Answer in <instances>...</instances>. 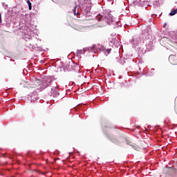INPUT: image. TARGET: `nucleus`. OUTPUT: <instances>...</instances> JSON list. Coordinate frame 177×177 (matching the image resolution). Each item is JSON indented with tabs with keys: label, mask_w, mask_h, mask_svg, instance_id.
I'll return each instance as SVG.
<instances>
[{
	"label": "nucleus",
	"mask_w": 177,
	"mask_h": 177,
	"mask_svg": "<svg viewBox=\"0 0 177 177\" xmlns=\"http://www.w3.org/2000/svg\"><path fill=\"white\" fill-rule=\"evenodd\" d=\"M104 17H105V19H109V18L107 17V15H105Z\"/></svg>",
	"instance_id": "nucleus-13"
},
{
	"label": "nucleus",
	"mask_w": 177,
	"mask_h": 177,
	"mask_svg": "<svg viewBox=\"0 0 177 177\" xmlns=\"http://www.w3.org/2000/svg\"><path fill=\"white\" fill-rule=\"evenodd\" d=\"M36 83L38 84L39 85H40V86H41V85H42V82L39 80H37Z\"/></svg>",
	"instance_id": "nucleus-9"
},
{
	"label": "nucleus",
	"mask_w": 177,
	"mask_h": 177,
	"mask_svg": "<svg viewBox=\"0 0 177 177\" xmlns=\"http://www.w3.org/2000/svg\"><path fill=\"white\" fill-rule=\"evenodd\" d=\"M73 28H75V30H77V31H84V26H82V24L79 21H76L74 24H73Z\"/></svg>",
	"instance_id": "nucleus-2"
},
{
	"label": "nucleus",
	"mask_w": 177,
	"mask_h": 177,
	"mask_svg": "<svg viewBox=\"0 0 177 177\" xmlns=\"http://www.w3.org/2000/svg\"><path fill=\"white\" fill-rule=\"evenodd\" d=\"M33 172H38V170H33Z\"/></svg>",
	"instance_id": "nucleus-12"
},
{
	"label": "nucleus",
	"mask_w": 177,
	"mask_h": 177,
	"mask_svg": "<svg viewBox=\"0 0 177 177\" xmlns=\"http://www.w3.org/2000/svg\"><path fill=\"white\" fill-rule=\"evenodd\" d=\"M107 55L111 52V49H106Z\"/></svg>",
	"instance_id": "nucleus-11"
},
{
	"label": "nucleus",
	"mask_w": 177,
	"mask_h": 177,
	"mask_svg": "<svg viewBox=\"0 0 177 177\" xmlns=\"http://www.w3.org/2000/svg\"><path fill=\"white\" fill-rule=\"evenodd\" d=\"M27 3L29 6V10H31V9H32V4H31V2L30 1V0H27Z\"/></svg>",
	"instance_id": "nucleus-7"
},
{
	"label": "nucleus",
	"mask_w": 177,
	"mask_h": 177,
	"mask_svg": "<svg viewBox=\"0 0 177 177\" xmlns=\"http://www.w3.org/2000/svg\"><path fill=\"white\" fill-rule=\"evenodd\" d=\"M165 41L167 42V44H169V45H176V41H174V40L169 39V38H165Z\"/></svg>",
	"instance_id": "nucleus-3"
},
{
	"label": "nucleus",
	"mask_w": 177,
	"mask_h": 177,
	"mask_svg": "<svg viewBox=\"0 0 177 177\" xmlns=\"http://www.w3.org/2000/svg\"><path fill=\"white\" fill-rule=\"evenodd\" d=\"M110 140L112 141L113 143H115V145H118L119 143L118 140L115 138H110Z\"/></svg>",
	"instance_id": "nucleus-6"
},
{
	"label": "nucleus",
	"mask_w": 177,
	"mask_h": 177,
	"mask_svg": "<svg viewBox=\"0 0 177 177\" xmlns=\"http://www.w3.org/2000/svg\"><path fill=\"white\" fill-rule=\"evenodd\" d=\"M51 83L52 79L47 77L46 79H44V81L41 82L40 88L41 89H45L46 88H48V86H50Z\"/></svg>",
	"instance_id": "nucleus-1"
},
{
	"label": "nucleus",
	"mask_w": 177,
	"mask_h": 177,
	"mask_svg": "<svg viewBox=\"0 0 177 177\" xmlns=\"http://www.w3.org/2000/svg\"><path fill=\"white\" fill-rule=\"evenodd\" d=\"M177 13V9H174L169 13V16H175Z\"/></svg>",
	"instance_id": "nucleus-5"
},
{
	"label": "nucleus",
	"mask_w": 177,
	"mask_h": 177,
	"mask_svg": "<svg viewBox=\"0 0 177 177\" xmlns=\"http://www.w3.org/2000/svg\"><path fill=\"white\" fill-rule=\"evenodd\" d=\"M126 142L127 144L129 145V146H132V147H136V146H135V144H133L132 142H131V140L127 139Z\"/></svg>",
	"instance_id": "nucleus-4"
},
{
	"label": "nucleus",
	"mask_w": 177,
	"mask_h": 177,
	"mask_svg": "<svg viewBox=\"0 0 177 177\" xmlns=\"http://www.w3.org/2000/svg\"><path fill=\"white\" fill-rule=\"evenodd\" d=\"M73 10V13H74L75 16V15H78V12H77V6H75V8Z\"/></svg>",
	"instance_id": "nucleus-8"
},
{
	"label": "nucleus",
	"mask_w": 177,
	"mask_h": 177,
	"mask_svg": "<svg viewBox=\"0 0 177 177\" xmlns=\"http://www.w3.org/2000/svg\"><path fill=\"white\" fill-rule=\"evenodd\" d=\"M0 23H2V14L0 13Z\"/></svg>",
	"instance_id": "nucleus-10"
}]
</instances>
